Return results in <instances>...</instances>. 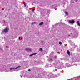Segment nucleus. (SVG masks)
<instances>
[{
	"instance_id": "obj_19",
	"label": "nucleus",
	"mask_w": 80,
	"mask_h": 80,
	"mask_svg": "<svg viewBox=\"0 0 80 80\" xmlns=\"http://www.w3.org/2000/svg\"><path fill=\"white\" fill-rule=\"evenodd\" d=\"M70 35H69L68 36L69 37H70Z\"/></svg>"
},
{
	"instance_id": "obj_17",
	"label": "nucleus",
	"mask_w": 80,
	"mask_h": 80,
	"mask_svg": "<svg viewBox=\"0 0 80 80\" xmlns=\"http://www.w3.org/2000/svg\"><path fill=\"white\" fill-rule=\"evenodd\" d=\"M54 57H55V58H57V57H56V56H55Z\"/></svg>"
},
{
	"instance_id": "obj_8",
	"label": "nucleus",
	"mask_w": 80,
	"mask_h": 80,
	"mask_svg": "<svg viewBox=\"0 0 80 80\" xmlns=\"http://www.w3.org/2000/svg\"><path fill=\"white\" fill-rule=\"evenodd\" d=\"M77 23H78V25L79 26H80V23H79V21H77Z\"/></svg>"
},
{
	"instance_id": "obj_3",
	"label": "nucleus",
	"mask_w": 80,
	"mask_h": 80,
	"mask_svg": "<svg viewBox=\"0 0 80 80\" xmlns=\"http://www.w3.org/2000/svg\"><path fill=\"white\" fill-rule=\"evenodd\" d=\"M20 67H21V66H19L17 67L16 68H10V70H15L16 69H17L18 68H20Z\"/></svg>"
},
{
	"instance_id": "obj_13",
	"label": "nucleus",
	"mask_w": 80,
	"mask_h": 80,
	"mask_svg": "<svg viewBox=\"0 0 80 80\" xmlns=\"http://www.w3.org/2000/svg\"><path fill=\"white\" fill-rule=\"evenodd\" d=\"M59 44H60V45H61V44H62V42H59Z\"/></svg>"
},
{
	"instance_id": "obj_10",
	"label": "nucleus",
	"mask_w": 80,
	"mask_h": 80,
	"mask_svg": "<svg viewBox=\"0 0 80 80\" xmlns=\"http://www.w3.org/2000/svg\"><path fill=\"white\" fill-rule=\"evenodd\" d=\"M23 4H24V5H25L24 7H26L27 6V4L25 2H23Z\"/></svg>"
},
{
	"instance_id": "obj_11",
	"label": "nucleus",
	"mask_w": 80,
	"mask_h": 80,
	"mask_svg": "<svg viewBox=\"0 0 80 80\" xmlns=\"http://www.w3.org/2000/svg\"><path fill=\"white\" fill-rule=\"evenodd\" d=\"M39 51H41V52H42V51H43V50L42 49V48H40L39 49Z\"/></svg>"
},
{
	"instance_id": "obj_7",
	"label": "nucleus",
	"mask_w": 80,
	"mask_h": 80,
	"mask_svg": "<svg viewBox=\"0 0 80 80\" xmlns=\"http://www.w3.org/2000/svg\"><path fill=\"white\" fill-rule=\"evenodd\" d=\"M39 25H43V22H41L39 24Z\"/></svg>"
},
{
	"instance_id": "obj_4",
	"label": "nucleus",
	"mask_w": 80,
	"mask_h": 80,
	"mask_svg": "<svg viewBox=\"0 0 80 80\" xmlns=\"http://www.w3.org/2000/svg\"><path fill=\"white\" fill-rule=\"evenodd\" d=\"M8 32V28H6V29L4 30V32L5 33H7Z\"/></svg>"
},
{
	"instance_id": "obj_1",
	"label": "nucleus",
	"mask_w": 80,
	"mask_h": 80,
	"mask_svg": "<svg viewBox=\"0 0 80 80\" xmlns=\"http://www.w3.org/2000/svg\"><path fill=\"white\" fill-rule=\"evenodd\" d=\"M69 22L70 23H71V24H73V23H75V21L74 20H70L69 21Z\"/></svg>"
},
{
	"instance_id": "obj_15",
	"label": "nucleus",
	"mask_w": 80,
	"mask_h": 80,
	"mask_svg": "<svg viewBox=\"0 0 80 80\" xmlns=\"http://www.w3.org/2000/svg\"><path fill=\"white\" fill-rule=\"evenodd\" d=\"M28 71H29V72H30V71H31V70H30V69H29L28 70Z\"/></svg>"
},
{
	"instance_id": "obj_14",
	"label": "nucleus",
	"mask_w": 80,
	"mask_h": 80,
	"mask_svg": "<svg viewBox=\"0 0 80 80\" xmlns=\"http://www.w3.org/2000/svg\"><path fill=\"white\" fill-rule=\"evenodd\" d=\"M32 12H34V10L33 9H32Z\"/></svg>"
},
{
	"instance_id": "obj_16",
	"label": "nucleus",
	"mask_w": 80,
	"mask_h": 80,
	"mask_svg": "<svg viewBox=\"0 0 80 80\" xmlns=\"http://www.w3.org/2000/svg\"><path fill=\"white\" fill-rule=\"evenodd\" d=\"M19 40H20V38H19Z\"/></svg>"
},
{
	"instance_id": "obj_5",
	"label": "nucleus",
	"mask_w": 80,
	"mask_h": 80,
	"mask_svg": "<svg viewBox=\"0 0 80 80\" xmlns=\"http://www.w3.org/2000/svg\"><path fill=\"white\" fill-rule=\"evenodd\" d=\"M37 54V53H33L32 54H31L29 55V57H32V56H33V55H36Z\"/></svg>"
},
{
	"instance_id": "obj_6",
	"label": "nucleus",
	"mask_w": 80,
	"mask_h": 80,
	"mask_svg": "<svg viewBox=\"0 0 80 80\" xmlns=\"http://www.w3.org/2000/svg\"><path fill=\"white\" fill-rule=\"evenodd\" d=\"M67 53H68V54L69 55H70V51H69L68 50L67 51Z\"/></svg>"
},
{
	"instance_id": "obj_9",
	"label": "nucleus",
	"mask_w": 80,
	"mask_h": 80,
	"mask_svg": "<svg viewBox=\"0 0 80 80\" xmlns=\"http://www.w3.org/2000/svg\"><path fill=\"white\" fill-rule=\"evenodd\" d=\"M65 14H66V15H68V12H66V11H65Z\"/></svg>"
},
{
	"instance_id": "obj_12",
	"label": "nucleus",
	"mask_w": 80,
	"mask_h": 80,
	"mask_svg": "<svg viewBox=\"0 0 80 80\" xmlns=\"http://www.w3.org/2000/svg\"><path fill=\"white\" fill-rule=\"evenodd\" d=\"M31 24L32 25H33V24H35V23L34 22H32Z\"/></svg>"
},
{
	"instance_id": "obj_18",
	"label": "nucleus",
	"mask_w": 80,
	"mask_h": 80,
	"mask_svg": "<svg viewBox=\"0 0 80 80\" xmlns=\"http://www.w3.org/2000/svg\"><path fill=\"white\" fill-rule=\"evenodd\" d=\"M43 42L42 41V43H43Z\"/></svg>"
},
{
	"instance_id": "obj_2",
	"label": "nucleus",
	"mask_w": 80,
	"mask_h": 80,
	"mask_svg": "<svg viewBox=\"0 0 80 80\" xmlns=\"http://www.w3.org/2000/svg\"><path fill=\"white\" fill-rule=\"evenodd\" d=\"M25 50L27 52H31L32 51V49L29 48H26Z\"/></svg>"
}]
</instances>
